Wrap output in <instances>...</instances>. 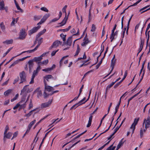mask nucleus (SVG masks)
<instances>
[{
    "label": "nucleus",
    "mask_w": 150,
    "mask_h": 150,
    "mask_svg": "<svg viewBox=\"0 0 150 150\" xmlns=\"http://www.w3.org/2000/svg\"><path fill=\"white\" fill-rule=\"evenodd\" d=\"M35 51V50H34V49L32 50H30L26 51H24L23 52L21 53L20 54H19L18 55H17V56H19L20 55H21L22 54L25 53V52H28L29 53H31L32 52H34Z\"/></svg>",
    "instance_id": "nucleus-28"
},
{
    "label": "nucleus",
    "mask_w": 150,
    "mask_h": 150,
    "mask_svg": "<svg viewBox=\"0 0 150 150\" xmlns=\"http://www.w3.org/2000/svg\"><path fill=\"white\" fill-rule=\"evenodd\" d=\"M50 16V15L49 14H46L43 17L40 21L37 24V25H41L44 23Z\"/></svg>",
    "instance_id": "nucleus-7"
},
{
    "label": "nucleus",
    "mask_w": 150,
    "mask_h": 150,
    "mask_svg": "<svg viewBox=\"0 0 150 150\" xmlns=\"http://www.w3.org/2000/svg\"><path fill=\"white\" fill-rule=\"evenodd\" d=\"M13 40L12 39L8 40L4 42V43L6 42L7 44H11L13 43Z\"/></svg>",
    "instance_id": "nucleus-39"
},
{
    "label": "nucleus",
    "mask_w": 150,
    "mask_h": 150,
    "mask_svg": "<svg viewBox=\"0 0 150 150\" xmlns=\"http://www.w3.org/2000/svg\"><path fill=\"white\" fill-rule=\"evenodd\" d=\"M150 5H148L147 6H145V7H144V8H141L139 10V11H141L144 10H145V9H146V8H147L149 7L150 6Z\"/></svg>",
    "instance_id": "nucleus-61"
},
{
    "label": "nucleus",
    "mask_w": 150,
    "mask_h": 150,
    "mask_svg": "<svg viewBox=\"0 0 150 150\" xmlns=\"http://www.w3.org/2000/svg\"><path fill=\"white\" fill-rule=\"evenodd\" d=\"M29 85H25L23 87V89L21 90V95L23 93H24L25 92H26L27 93H28L29 92H30L29 91V88H27V87Z\"/></svg>",
    "instance_id": "nucleus-12"
},
{
    "label": "nucleus",
    "mask_w": 150,
    "mask_h": 150,
    "mask_svg": "<svg viewBox=\"0 0 150 150\" xmlns=\"http://www.w3.org/2000/svg\"><path fill=\"white\" fill-rule=\"evenodd\" d=\"M30 57V56H27V57H23V58H22L21 59H18V60H19V62L20 61H23L24 60H25V59L28 58Z\"/></svg>",
    "instance_id": "nucleus-62"
},
{
    "label": "nucleus",
    "mask_w": 150,
    "mask_h": 150,
    "mask_svg": "<svg viewBox=\"0 0 150 150\" xmlns=\"http://www.w3.org/2000/svg\"><path fill=\"white\" fill-rule=\"evenodd\" d=\"M20 104L19 103H17L16 105L14 107H13V109L14 110H15L17 108L20 106Z\"/></svg>",
    "instance_id": "nucleus-64"
},
{
    "label": "nucleus",
    "mask_w": 150,
    "mask_h": 150,
    "mask_svg": "<svg viewBox=\"0 0 150 150\" xmlns=\"http://www.w3.org/2000/svg\"><path fill=\"white\" fill-rule=\"evenodd\" d=\"M52 101V100H51L47 102L42 103L41 105V108H43L49 107L51 104Z\"/></svg>",
    "instance_id": "nucleus-9"
},
{
    "label": "nucleus",
    "mask_w": 150,
    "mask_h": 150,
    "mask_svg": "<svg viewBox=\"0 0 150 150\" xmlns=\"http://www.w3.org/2000/svg\"><path fill=\"white\" fill-rule=\"evenodd\" d=\"M12 19L13 21L11 24V25H14L15 24V22H16V20L14 18H12Z\"/></svg>",
    "instance_id": "nucleus-63"
},
{
    "label": "nucleus",
    "mask_w": 150,
    "mask_h": 150,
    "mask_svg": "<svg viewBox=\"0 0 150 150\" xmlns=\"http://www.w3.org/2000/svg\"><path fill=\"white\" fill-rule=\"evenodd\" d=\"M52 68H46V69H42V71H44L47 72L49 71H51V70H52Z\"/></svg>",
    "instance_id": "nucleus-38"
},
{
    "label": "nucleus",
    "mask_w": 150,
    "mask_h": 150,
    "mask_svg": "<svg viewBox=\"0 0 150 150\" xmlns=\"http://www.w3.org/2000/svg\"><path fill=\"white\" fill-rule=\"evenodd\" d=\"M35 109L31 111L28 113L26 114L25 116L27 117L30 116L31 115L33 112L35 111Z\"/></svg>",
    "instance_id": "nucleus-49"
},
{
    "label": "nucleus",
    "mask_w": 150,
    "mask_h": 150,
    "mask_svg": "<svg viewBox=\"0 0 150 150\" xmlns=\"http://www.w3.org/2000/svg\"><path fill=\"white\" fill-rule=\"evenodd\" d=\"M25 100V97H23L22 98H21V100L18 103H19L20 104H22L24 102Z\"/></svg>",
    "instance_id": "nucleus-54"
},
{
    "label": "nucleus",
    "mask_w": 150,
    "mask_h": 150,
    "mask_svg": "<svg viewBox=\"0 0 150 150\" xmlns=\"http://www.w3.org/2000/svg\"><path fill=\"white\" fill-rule=\"evenodd\" d=\"M44 82L45 85L44 92H45L46 91L48 92H50L52 90H54V89L52 87L49 86L47 85L46 81L45 80H44Z\"/></svg>",
    "instance_id": "nucleus-8"
},
{
    "label": "nucleus",
    "mask_w": 150,
    "mask_h": 150,
    "mask_svg": "<svg viewBox=\"0 0 150 150\" xmlns=\"http://www.w3.org/2000/svg\"><path fill=\"white\" fill-rule=\"evenodd\" d=\"M113 145H111L108 148V150H114L115 148V146H114L112 147Z\"/></svg>",
    "instance_id": "nucleus-43"
},
{
    "label": "nucleus",
    "mask_w": 150,
    "mask_h": 150,
    "mask_svg": "<svg viewBox=\"0 0 150 150\" xmlns=\"http://www.w3.org/2000/svg\"><path fill=\"white\" fill-rule=\"evenodd\" d=\"M42 58L41 57H34L33 59H31L33 60V62H35L37 63L38 62H40L42 60Z\"/></svg>",
    "instance_id": "nucleus-15"
},
{
    "label": "nucleus",
    "mask_w": 150,
    "mask_h": 150,
    "mask_svg": "<svg viewBox=\"0 0 150 150\" xmlns=\"http://www.w3.org/2000/svg\"><path fill=\"white\" fill-rule=\"evenodd\" d=\"M49 115H47L45 117H44L43 118L41 119V120H40L34 126V128H35V127L37 126L39 123H40L43 120H44V119H45Z\"/></svg>",
    "instance_id": "nucleus-34"
},
{
    "label": "nucleus",
    "mask_w": 150,
    "mask_h": 150,
    "mask_svg": "<svg viewBox=\"0 0 150 150\" xmlns=\"http://www.w3.org/2000/svg\"><path fill=\"white\" fill-rule=\"evenodd\" d=\"M66 35H64L63 33H61L60 35V37L62 39L63 41H64L66 40Z\"/></svg>",
    "instance_id": "nucleus-32"
},
{
    "label": "nucleus",
    "mask_w": 150,
    "mask_h": 150,
    "mask_svg": "<svg viewBox=\"0 0 150 150\" xmlns=\"http://www.w3.org/2000/svg\"><path fill=\"white\" fill-rule=\"evenodd\" d=\"M40 9L45 12H48V10L45 7H42Z\"/></svg>",
    "instance_id": "nucleus-52"
},
{
    "label": "nucleus",
    "mask_w": 150,
    "mask_h": 150,
    "mask_svg": "<svg viewBox=\"0 0 150 150\" xmlns=\"http://www.w3.org/2000/svg\"><path fill=\"white\" fill-rule=\"evenodd\" d=\"M58 50H58L56 51H52V52L51 54V56H54L55 54L57 52Z\"/></svg>",
    "instance_id": "nucleus-60"
},
{
    "label": "nucleus",
    "mask_w": 150,
    "mask_h": 150,
    "mask_svg": "<svg viewBox=\"0 0 150 150\" xmlns=\"http://www.w3.org/2000/svg\"><path fill=\"white\" fill-rule=\"evenodd\" d=\"M37 93V97L39 98L40 96H42V93L41 91L40 90V88H38L35 90L34 92V93Z\"/></svg>",
    "instance_id": "nucleus-14"
},
{
    "label": "nucleus",
    "mask_w": 150,
    "mask_h": 150,
    "mask_svg": "<svg viewBox=\"0 0 150 150\" xmlns=\"http://www.w3.org/2000/svg\"><path fill=\"white\" fill-rule=\"evenodd\" d=\"M41 26L38 25L37 27H35L29 31L28 34L31 35L33 33L36 32L40 28Z\"/></svg>",
    "instance_id": "nucleus-6"
},
{
    "label": "nucleus",
    "mask_w": 150,
    "mask_h": 150,
    "mask_svg": "<svg viewBox=\"0 0 150 150\" xmlns=\"http://www.w3.org/2000/svg\"><path fill=\"white\" fill-rule=\"evenodd\" d=\"M53 129H51V130H50L48 132H47V133H46V134H45V137H44L43 138V139L42 140V142H41L40 144V146H39V149H40V148L41 147V146L42 145V144H43V142H44V140H45V139L46 137L47 136V135L48 134V133L50 131H51Z\"/></svg>",
    "instance_id": "nucleus-19"
},
{
    "label": "nucleus",
    "mask_w": 150,
    "mask_h": 150,
    "mask_svg": "<svg viewBox=\"0 0 150 150\" xmlns=\"http://www.w3.org/2000/svg\"><path fill=\"white\" fill-rule=\"evenodd\" d=\"M91 12H90V10H89L88 23H89L91 21Z\"/></svg>",
    "instance_id": "nucleus-42"
},
{
    "label": "nucleus",
    "mask_w": 150,
    "mask_h": 150,
    "mask_svg": "<svg viewBox=\"0 0 150 150\" xmlns=\"http://www.w3.org/2000/svg\"><path fill=\"white\" fill-rule=\"evenodd\" d=\"M42 16L41 15L35 16H34V20L35 21H38L40 19L42 18Z\"/></svg>",
    "instance_id": "nucleus-23"
},
{
    "label": "nucleus",
    "mask_w": 150,
    "mask_h": 150,
    "mask_svg": "<svg viewBox=\"0 0 150 150\" xmlns=\"http://www.w3.org/2000/svg\"><path fill=\"white\" fill-rule=\"evenodd\" d=\"M12 133L10 132H8L7 134H5V135L6 136L5 137L6 138H7L8 139H10L11 137L12 136Z\"/></svg>",
    "instance_id": "nucleus-31"
},
{
    "label": "nucleus",
    "mask_w": 150,
    "mask_h": 150,
    "mask_svg": "<svg viewBox=\"0 0 150 150\" xmlns=\"http://www.w3.org/2000/svg\"><path fill=\"white\" fill-rule=\"evenodd\" d=\"M96 29V28L95 27V25L94 24H93L92 26L91 31V32H94L95 30Z\"/></svg>",
    "instance_id": "nucleus-50"
},
{
    "label": "nucleus",
    "mask_w": 150,
    "mask_h": 150,
    "mask_svg": "<svg viewBox=\"0 0 150 150\" xmlns=\"http://www.w3.org/2000/svg\"><path fill=\"white\" fill-rule=\"evenodd\" d=\"M67 7V5H65L63 8L62 9V11L63 12L65 13V16L64 18V19L62 20V21L61 22V23H59V24H60V25L58 27H61L62 26L64 25L66 23L68 19V17H67V13L66 12V9Z\"/></svg>",
    "instance_id": "nucleus-1"
},
{
    "label": "nucleus",
    "mask_w": 150,
    "mask_h": 150,
    "mask_svg": "<svg viewBox=\"0 0 150 150\" xmlns=\"http://www.w3.org/2000/svg\"><path fill=\"white\" fill-rule=\"evenodd\" d=\"M20 104L21 108H24L26 106V102H25L24 104Z\"/></svg>",
    "instance_id": "nucleus-55"
},
{
    "label": "nucleus",
    "mask_w": 150,
    "mask_h": 150,
    "mask_svg": "<svg viewBox=\"0 0 150 150\" xmlns=\"http://www.w3.org/2000/svg\"><path fill=\"white\" fill-rule=\"evenodd\" d=\"M38 38H37V37H36V39H35V40L34 43V44L33 45V46H31V47H34V46H35V45L37 43V42L38 41Z\"/></svg>",
    "instance_id": "nucleus-59"
},
{
    "label": "nucleus",
    "mask_w": 150,
    "mask_h": 150,
    "mask_svg": "<svg viewBox=\"0 0 150 150\" xmlns=\"http://www.w3.org/2000/svg\"><path fill=\"white\" fill-rule=\"evenodd\" d=\"M140 137L141 138H142V137H143V131L142 129V128H141L140 129Z\"/></svg>",
    "instance_id": "nucleus-53"
},
{
    "label": "nucleus",
    "mask_w": 150,
    "mask_h": 150,
    "mask_svg": "<svg viewBox=\"0 0 150 150\" xmlns=\"http://www.w3.org/2000/svg\"><path fill=\"white\" fill-rule=\"evenodd\" d=\"M85 99H86V98L84 97L82 100H81L80 101H79V105H82V104H83V103H85V102H83L85 100Z\"/></svg>",
    "instance_id": "nucleus-40"
},
{
    "label": "nucleus",
    "mask_w": 150,
    "mask_h": 150,
    "mask_svg": "<svg viewBox=\"0 0 150 150\" xmlns=\"http://www.w3.org/2000/svg\"><path fill=\"white\" fill-rule=\"evenodd\" d=\"M48 62V59L45 60L42 62H38V65H39L40 67L43 64L46 65L47 64Z\"/></svg>",
    "instance_id": "nucleus-16"
},
{
    "label": "nucleus",
    "mask_w": 150,
    "mask_h": 150,
    "mask_svg": "<svg viewBox=\"0 0 150 150\" xmlns=\"http://www.w3.org/2000/svg\"><path fill=\"white\" fill-rule=\"evenodd\" d=\"M122 82L120 81L119 82L117 83L114 86V88H117L121 83Z\"/></svg>",
    "instance_id": "nucleus-58"
},
{
    "label": "nucleus",
    "mask_w": 150,
    "mask_h": 150,
    "mask_svg": "<svg viewBox=\"0 0 150 150\" xmlns=\"http://www.w3.org/2000/svg\"><path fill=\"white\" fill-rule=\"evenodd\" d=\"M80 49L79 48V46L78 45H77V50H76V54L74 55V56H77L79 52H80Z\"/></svg>",
    "instance_id": "nucleus-29"
},
{
    "label": "nucleus",
    "mask_w": 150,
    "mask_h": 150,
    "mask_svg": "<svg viewBox=\"0 0 150 150\" xmlns=\"http://www.w3.org/2000/svg\"><path fill=\"white\" fill-rule=\"evenodd\" d=\"M62 42L58 40H56L54 42L52 45L50 46L49 48V49L50 50L53 48H56L59 46V44L61 45Z\"/></svg>",
    "instance_id": "nucleus-4"
},
{
    "label": "nucleus",
    "mask_w": 150,
    "mask_h": 150,
    "mask_svg": "<svg viewBox=\"0 0 150 150\" xmlns=\"http://www.w3.org/2000/svg\"><path fill=\"white\" fill-rule=\"evenodd\" d=\"M33 60H30L28 62V68H29V71L30 73L31 71V69L33 68V66L34 63Z\"/></svg>",
    "instance_id": "nucleus-10"
},
{
    "label": "nucleus",
    "mask_w": 150,
    "mask_h": 150,
    "mask_svg": "<svg viewBox=\"0 0 150 150\" xmlns=\"http://www.w3.org/2000/svg\"><path fill=\"white\" fill-rule=\"evenodd\" d=\"M26 35L25 30L23 29H21L20 31L19 37L18 39L21 40H24L25 39Z\"/></svg>",
    "instance_id": "nucleus-2"
},
{
    "label": "nucleus",
    "mask_w": 150,
    "mask_h": 150,
    "mask_svg": "<svg viewBox=\"0 0 150 150\" xmlns=\"http://www.w3.org/2000/svg\"><path fill=\"white\" fill-rule=\"evenodd\" d=\"M18 94H16V95L15 96L14 98H13L11 99V102H13L14 100H16L17 99V98H18Z\"/></svg>",
    "instance_id": "nucleus-51"
},
{
    "label": "nucleus",
    "mask_w": 150,
    "mask_h": 150,
    "mask_svg": "<svg viewBox=\"0 0 150 150\" xmlns=\"http://www.w3.org/2000/svg\"><path fill=\"white\" fill-rule=\"evenodd\" d=\"M46 29H43L42 31L40 32L37 35L36 37L39 38L42 35L45 33L46 31Z\"/></svg>",
    "instance_id": "nucleus-21"
},
{
    "label": "nucleus",
    "mask_w": 150,
    "mask_h": 150,
    "mask_svg": "<svg viewBox=\"0 0 150 150\" xmlns=\"http://www.w3.org/2000/svg\"><path fill=\"white\" fill-rule=\"evenodd\" d=\"M36 122V120H34L32 121L29 124L28 127V128L30 129L32 126L35 124Z\"/></svg>",
    "instance_id": "nucleus-24"
},
{
    "label": "nucleus",
    "mask_w": 150,
    "mask_h": 150,
    "mask_svg": "<svg viewBox=\"0 0 150 150\" xmlns=\"http://www.w3.org/2000/svg\"><path fill=\"white\" fill-rule=\"evenodd\" d=\"M5 6V4L4 1L3 0H0V10H3V8Z\"/></svg>",
    "instance_id": "nucleus-17"
},
{
    "label": "nucleus",
    "mask_w": 150,
    "mask_h": 150,
    "mask_svg": "<svg viewBox=\"0 0 150 150\" xmlns=\"http://www.w3.org/2000/svg\"><path fill=\"white\" fill-rule=\"evenodd\" d=\"M20 76L21 79V81L19 83H22L23 82L26 81V75L24 71H23L20 72L19 74Z\"/></svg>",
    "instance_id": "nucleus-3"
},
{
    "label": "nucleus",
    "mask_w": 150,
    "mask_h": 150,
    "mask_svg": "<svg viewBox=\"0 0 150 150\" xmlns=\"http://www.w3.org/2000/svg\"><path fill=\"white\" fill-rule=\"evenodd\" d=\"M97 108H96L95 110L90 114V116L89 117V120L88 124L86 126L87 127H89L91 125L92 121L93 118V115L95 114L96 112Z\"/></svg>",
    "instance_id": "nucleus-5"
},
{
    "label": "nucleus",
    "mask_w": 150,
    "mask_h": 150,
    "mask_svg": "<svg viewBox=\"0 0 150 150\" xmlns=\"http://www.w3.org/2000/svg\"><path fill=\"white\" fill-rule=\"evenodd\" d=\"M12 91V90L8 89L4 92V95L6 96H8L11 92Z\"/></svg>",
    "instance_id": "nucleus-26"
},
{
    "label": "nucleus",
    "mask_w": 150,
    "mask_h": 150,
    "mask_svg": "<svg viewBox=\"0 0 150 150\" xmlns=\"http://www.w3.org/2000/svg\"><path fill=\"white\" fill-rule=\"evenodd\" d=\"M33 106V104L32 102V100H30V104L29 105V109H30Z\"/></svg>",
    "instance_id": "nucleus-44"
},
{
    "label": "nucleus",
    "mask_w": 150,
    "mask_h": 150,
    "mask_svg": "<svg viewBox=\"0 0 150 150\" xmlns=\"http://www.w3.org/2000/svg\"><path fill=\"white\" fill-rule=\"evenodd\" d=\"M1 28L3 32L5 31V25H4L3 22H1L0 24Z\"/></svg>",
    "instance_id": "nucleus-27"
},
{
    "label": "nucleus",
    "mask_w": 150,
    "mask_h": 150,
    "mask_svg": "<svg viewBox=\"0 0 150 150\" xmlns=\"http://www.w3.org/2000/svg\"><path fill=\"white\" fill-rule=\"evenodd\" d=\"M71 28V26H69L67 28L64 29H59L57 30V31H62L63 32L68 31Z\"/></svg>",
    "instance_id": "nucleus-25"
},
{
    "label": "nucleus",
    "mask_w": 150,
    "mask_h": 150,
    "mask_svg": "<svg viewBox=\"0 0 150 150\" xmlns=\"http://www.w3.org/2000/svg\"><path fill=\"white\" fill-rule=\"evenodd\" d=\"M5 130L4 133V135H5L6 134L7 131L9 129V127L8 125H6L5 128Z\"/></svg>",
    "instance_id": "nucleus-48"
},
{
    "label": "nucleus",
    "mask_w": 150,
    "mask_h": 150,
    "mask_svg": "<svg viewBox=\"0 0 150 150\" xmlns=\"http://www.w3.org/2000/svg\"><path fill=\"white\" fill-rule=\"evenodd\" d=\"M115 83V82H112L111 83L107 86L106 88V93H107V91Z\"/></svg>",
    "instance_id": "nucleus-22"
},
{
    "label": "nucleus",
    "mask_w": 150,
    "mask_h": 150,
    "mask_svg": "<svg viewBox=\"0 0 150 150\" xmlns=\"http://www.w3.org/2000/svg\"><path fill=\"white\" fill-rule=\"evenodd\" d=\"M59 18H54L53 19H52L49 23H52L54 22H55L57 21H58V20H59Z\"/></svg>",
    "instance_id": "nucleus-56"
},
{
    "label": "nucleus",
    "mask_w": 150,
    "mask_h": 150,
    "mask_svg": "<svg viewBox=\"0 0 150 150\" xmlns=\"http://www.w3.org/2000/svg\"><path fill=\"white\" fill-rule=\"evenodd\" d=\"M139 118H138L137 119H135L134 120V122L132 123L131 126L135 127L136 125L137 124L139 121Z\"/></svg>",
    "instance_id": "nucleus-20"
},
{
    "label": "nucleus",
    "mask_w": 150,
    "mask_h": 150,
    "mask_svg": "<svg viewBox=\"0 0 150 150\" xmlns=\"http://www.w3.org/2000/svg\"><path fill=\"white\" fill-rule=\"evenodd\" d=\"M83 41L84 43L86 44H87L88 43L90 42V41L88 40V38H84Z\"/></svg>",
    "instance_id": "nucleus-41"
},
{
    "label": "nucleus",
    "mask_w": 150,
    "mask_h": 150,
    "mask_svg": "<svg viewBox=\"0 0 150 150\" xmlns=\"http://www.w3.org/2000/svg\"><path fill=\"white\" fill-rule=\"evenodd\" d=\"M120 104V103H118L117 105V106H116V107L115 108V112L114 113V114L113 116H114L117 113V111H118V109L119 108V107Z\"/></svg>",
    "instance_id": "nucleus-35"
},
{
    "label": "nucleus",
    "mask_w": 150,
    "mask_h": 150,
    "mask_svg": "<svg viewBox=\"0 0 150 150\" xmlns=\"http://www.w3.org/2000/svg\"><path fill=\"white\" fill-rule=\"evenodd\" d=\"M52 76L50 75H47L45 76V79H46V80L48 81L49 79L52 78Z\"/></svg>",
    "instance_id": "nucleus-37"
},
{
    "label": "nucleus",
    "mask_w": 150,
    "mask_h": 150,
    "mask_svg": "<svg viewBox=\"0 0 150 150\" xmlns=\"http://www.w3.org/2000/svg\"><path fill=\"white\" fill-rule=\"evenodd\" d=\"M115 60H114L113 59H112L111 61V67L113 68H114V66L115 65Z\"/></svg>",
    "instance_id": "nucleus-36"
},
{
    "label": "nucleus",
    "mask_w": 150,
    "mask_h": 150,
    "mask_svg": "<svg viewBox=\"0 0 150 150\" xmlns=\"http://www.w3.org/2000/svg\"><path fill=\"white\" fill-rule=\"evenodd\" d=\"M145 123V127H149L150 125V121L146 120V119H145L144 120V122L142 125V127H144V124Z\"/></svg>",
    "instance_id": "nucleus-13"
},
{
    "label": "nucleus",
    "mask_w": 150,
    "mask_h": 150,
    "mask_svg": "<svg viewBox=\"0 0 150 150\" xmlns=\"http://www.w3.org/2000/svg\"><path fill=\"white\" fill-rule=\"evenodd\" d=\"M123 143H122L121 142H119V144L117 146V149L116 150H117L119 148H120V147L123 145Z\"/></svg>",
    "instance_id": "nucleus-47"
},
{
    "label": "nucleus",
    "mask_w": 150,
    "mask_h": 150,
    "mask_svg": "<svg viewBox=\"0 0 150 150\" xmlns=\"http://www.w3.org/2000/svg\"><path fill=\"white\" fill-rule=\"evenodd\" d=\"M42 38H40L39 40L38 39V44H39L40 45V44H41V43L42 42L43 40H42Z\"/></svg>",
    "instance_id": "nucleus-57"
},
{
    "label": "nucleus",
    "mask_w": 150,
    "mask_h": 150,
    "mask_svg": "<svg viewBox=\"0 0 150 150\" xmlns=\"http://www.w3.org/2000/svg\"><path fill=\"white\" fill-rule=\"evenodd\" d=\"M38 67L37 69H36V70H34V71H35V72H36L38 73V72H39V71L41 69V67H40V66H39V65H38Z\"/></svg>",
    "instance_id": "nucleus-45"
},
{
    "label": "nucleus",
    "mask_w": 150,
    "mask_h": 150,
    "mask_svg": "<svg viewBox=\"0 0 150 150\" xmlns=\"http://www.w3.org/2000/svg\"><path fill=\"white\" fill-rule=\"evenodd\" d=\"M69 56L68 55H67L66 56H64V57H63L62 58V59L60 60V62H59V64H60V67H61L62 65V62H63V60L65 59V58L66 57H68Z\"/></svg>",
    "instance_id": "nucleus-33"
},
{
    "label": "nucleus",
    "mask_w": 150,
    "mask_h": 150,
    "mask_svg": "<svg viewBox=\"0 0 150 150\" xmlns=\"http://www.w3.org/2000/svg\"><path fill=\"white\" fill-rule=\"evenodd\" d=\"M72 37L70 36L68 38L67 40V45L69 46H71L72 43Z\"/></svg>",
    "instance_id": "nucleus-18"
},
{
    "label": "nucleus",
    "mask_w": 150,
    "mask_h": 150,
    "mask_svg": "<svg viewBox=\"0 0 150 150\" xmlns=\"http://www.w3.org/2000/svg\"><path fill=\"white\" fill-rule=\"evenodd\" d=\"M79 103L75 104L71 108L70 110H71L72 109H75L76 108H77L78 106L80 105H79Z\"/></svg>",
    "instance_id": "nucleus-30"
},
{
    "label": "nucleus",
    "mask_w": 150,
    "mask_h": 150,
    "mask_svg": "<svg viewBox=\"0 0 150 150\" xmlns=\"http://www.w3.org/2000/svg\"><path fill=\"white\" fill-rule=\"evenodd\" d=\"M59 91L58 90H56L54 91H53L52 93H50V94H47V93L45 91L44 93V98H46L48 97L49 96H51L54 93H57Z\"/></svg>",
    "instance_id": "nucleus-11"
},
{
    "label": "nucleus",
    "mask_w": 150,
    "mask_h": 150,
    "mask_svg": "<svg viewBox=\"0 0 150 150\" xmlns=\"http://www.w3.org/2000/svg\"><path fill=\"white\" fill-rule=\"evenodd\" d=\"M38 67L37 69H36V70H34V71H35V72H36L38 73V72H39V71L41 69V67H40V66H39V65H38Z\"/></svg>",
    "instance_id": "nucleus-46"
}]
</instances>
